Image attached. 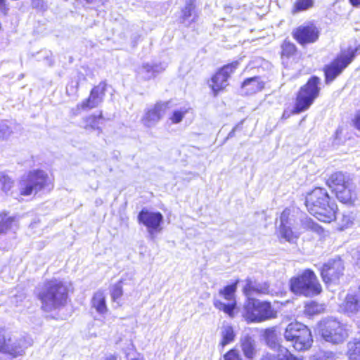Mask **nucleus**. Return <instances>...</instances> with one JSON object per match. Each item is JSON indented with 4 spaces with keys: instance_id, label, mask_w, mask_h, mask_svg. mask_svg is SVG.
I'll use <instances>...</instances> for the list:
<instances>
[{
    "instance_id": "obj_1",
    "label": "nucleus",
    "mask_w": 360,
    "mask_h": 360,
    "mask_svg": "<svg viewBox=\"0 0 360 360\" xmlns=\"http://www.w3.org/2000/svg\"><path fill=\"white\" fill-rule=\"evenodd\" d=\"M304 205L307 211L323 223L336 220L338 205L328 191L322 186H316L304 195Z\"/></svg>"
},
{
    "instance_id": "obj_2",
    "label": "nucleus",
    "mask_w": 360,
    "mask_h": 360,
    "mask_svg": "<svg viewBox=\"0 0 360 360\" xmlns=\"http://www.w3.org/2000/svg\"><path fill=\"white\" fill-rule=\"evenodd\" d=\"M41 302V309L50 312L67 305L69 300V290L66 284L56 278L44 282L36 293Z\"/></svg>"
},
{
    "instance_id": "obj_3",
    "label": "nucleus",
    "mask_w": 360,
    "mask_h": 360,
    "mask_svg": "<svg viewBox=\"0 0 360 360\" xmlns=\"http://www.w3.org/2000/svg\"><path fill=\"white\" fill-rule=\"evenodd\" d=\"M325 184L340 203L347 206L354 205L358 199V193L348 174L335 171L328 176Z\"/></svg>"
},
{
    "instance_id": "obj_4",
    "label": "nucleus",
    "mask_w": 360,
    "mask_h": 360,
    "mask_svg": "<svg viewBox=\"0 0 360 360\" xmlns=\"http://www.w3.org/2000/svg\"><path fill=\"white\" fill-rule=\"evenodd\" d=\"M321 78L316 75H312L307 79L295 94L294 112H303L311 107L321 95Z\"/></svg>"
},
{
    "instance_id": "obj_5",
    "label": "nucleus",
    "mask_w": 360,
    "mask_h": 360,
    "mask_svg": "<svg viewBox=\"0 0 360 360\" xmlns=\"http://www.w3.org/2000/svg\"><path fill=\"white\" fill-rule=\"evenodd\" d=\"M290 290L296 295L316 296L322 292V286L315 272L306 269L289 280Z\"/></svg>"
},
{
    "instance_id": "obj_6",
    "label": "nucleus",
    "mask_w": 360,
    "mask_h": 360,
    "mask_svg": "<svg viewBox=\"0 0 360 360\" xmlns=\"http://www.w3.org/2000/svg\"><path fill=\"white\" fill-rule=\"evenodd\" d=\"M357 48L348 47L342 49L328 64L325 65L322 71L324 82L326 84H331L352 63L357 54Z\"/></svg>"
},
{
    "instance_id": "obj_7",
    "label": "nucleus",
    "mask_w": 360,
    "mask_h": 360,
    "mask_svg": "<svg viewBox=\"0 0 360 360\" xmlns=\"http://www.w3.org/2000/svg\"><path fill=\"white\" fill-rule=\"evenodd\" d=\"M357 48L348 47L342 49L328 64L325 65L322 71L324 82L326 84H331L352 63L357 54Z\"/></svg>"
},
{
    "instance_id": "obj_8",
    "label": "nucleus",
    "mask_w": 360,
    "mask_h": 360,
    "mask_svg": "<svg viewBox=\"0 0 360 360\" xmlns=\"http://www.w3.org/2000/svg\"><path fill=\"white\" fill-rule=\"evenodd\" d=\"M283 335L285 340L291 342L292 347L297 352L309 349L314 342L311 330L298 321L288 323L284 330Z\"/></svg>"
},
{
    "instance_id": "obj_9",
    "label": "nucleus",
    "mask_w": 360,
    "mask_h": 360,
    "mask_svg": "<svg viewBox=\"0 0 360 360\" xmlns=\"http://www.w3.org/2000/svg\"><path fill=\"white\" fill-rule=\"evenodd\" d=\"M53 187V179L46 172L34 169L30 171L25 177L20 179L19 193L21 196H28L45 188L51 191Z\"/></svg>"
},
{
    "instance_id": "obj_10",
    "label": "nucleus",
    "mask_w": 360,
    "mask_h": 360,
    "mask_svg": "<svg viewBox=\"0 0 360 360\" xmlns=\"http://www.w3.org/2000/svg\"><path fill=\"white\" fill-rule=\"evenodd\" d=\"M276 316V311L268 301L261 302L255 298L248 297L243 305V316L248 323L262 322L274 319Z\"/></svg>"
},
{
    "instance_id": "obj_11",
    "label": "nucleus",
    "mask_w": 360,
    "mask_h": 360,
    "mask_svg": "<svg viewBox=\"0 0 360 360\" xmlns=\"http://www.w3.org/2000/svg\"><path fill=\"white\" fill-rule=\"evenodd\" d=\"M318 328L323 339L333 344L342 343L349 337L346 325L336 319L323 320L319 323Z\"/></svg>"
},
{
    "instance_id": "obj_12",
    "label": "nucleus",
    "mask_w": 360,
    "mask_h": 360,
    "mask_svg": "<svg viewBox=\"0 0 360 360\" xmlns=\"http://www.w3.org/2000/svg\"><path fill=\"white\" fill-rule=\"evenodd\" d=\"M239 67V62L233 60L218 68L211 76L209 87L214 96L226 90L229 86V80Z\"/></svg>"
},
{
    "instance_id": "obj_13",
    "label": "nucleus",
    "mask_w": 360,
    "mask_h": 360,
    "mask_svg": "<svg viewBox=\"0 0 360 360\" xmlns=\"http://www.w3.org/2000/svg\"><path fill=\"white\" fill-rule=\"evenodd\" d=\"M26 348L25 338H13L4 327H0V353L16 358L22 356Z\"/></svg>"
},
{
    "instance_id": "obj_14",
    "label": "nucleus",
    "mask_w": 360,
    "mask_h": 360,
    "mask_svg": "<svg viewBox=\"0 0 360 360\" xmlns=\"http://www.w3.org/2000/svg\"><path fill=\"white\" fill-rule=\"evenodd\" d=\"M238 283L239 280L236 279L231 283L225 285L219 290V295L224 300L229 301V303L224 304L219 300H214L213 301L214 307L219 311L224 312L230 318H233L235 316L234 310L237 307L236 292Z\"/></svg>"
},
{
    "instance_id": "obj_15",
    "label": "nucleus",
    "mask_w": 360,
    "mask_h": 360,
    "mask_svg": "<svg viewBox=\"0 0 360 360\" xmlns=\"http://www.w3.org/2000/svg\"><path fill=\"white\" fill-rule=\"evenodd\" d=\"M291 34L299 45L304 46L318 41L321 31L314 22L308 21L293 29Z\"/></svg>"
},
{
    "instance_id": "obj_16",
    "label": "nucleus",
    "mask_w": 360,
    "mask_h": 360,
    "mask_svg": "<svg viewBox=\"0 0 360 360\" xmlns=\"http://www.w3.org/2000/svg\"><path fill=\"white\" fill-rule=\"evenodd\" d=\"M345 266L340 259H331L323 264L321 267L320 276L326 285L339 283L344 276Z\"/></svg>"
},
{
    "instance_id": "obj_17",
    "label": "nucleus",
    "mask_w": 360,
    "mask_h": 360,
    "mask_svg": "<svg viewBox=\"0 0 360 360\" xmlns=\"http://www.w3.org/2000/svg\"><path fill=\"white\" fill-rule=\"evenodd\" d=\"M108 84L105 80L101 81L90 90L87 98L77 105L78 110H87L97 108L104 100Z\"/></svg>"
},
{
    "instance_id": "obj_18",
    "label": "nucleus",
    "mask_w": 360,
    "mask_h": 360,
    "mask_svg": "<svg viewBox=\"0 0 360 360\" xmlns=\"http://www.w3.org/2000/svg\"><path fill=\"white\" fill-rule=\"evenodd\" d=\"M137 219L140 224L146 227L150 235L162 229L163 216L160 212H150L147 209H142L139 212Z\"/></svg>"
},
{
    "instance_id": "obj_19",
    "label": "nucleus",
    "mask_w": 360,
    "mask_h": 360,
    "mask_svg": "<svg viewBox=\"0 0 360 360\" xmlns=\"http://www.w3.org/2000/svg\"><path fill=\"white\" fill-rule=\"evenodd\" d=\"M169 108L168 102L158 101L153 105L148 108L141 118V122L147 127H149L159 122L166 114Z\"/></svg>"
},
{
    "instance_id": "obj_20",
    "label": "nucleus",
    "mask_w": 360,
    "mask_h": 360,
    "mask_svg": "<svg viewBox=\"0 0 360 360\" xmlns=\"http://www.w3.org/2000/svg\"><path fill=\"white\" fill-rule=\"evenodd\" d=\"M279 56L283 63H288L297 60L300 58V52L296 44L287 38L280 45Z\"/></svg>"
},
{
    "instance_id": "obj_21",
    "label": "nucleus",
    "mask_w": 360,
    "mask_h": 360,
    "mask_svg": "<svg viewBox=\"0 0 360 360\" xmlns=\"http://www.w3.org/2000/svg\"><path fill=\"white\" fill-rule=\"evenodd\" d=\"M105 120L103 111H99L97 114H90L82 119L83 129L86 131H95L98 134L103 132L101 124Z\"/></svg>"
},
{
    "instance_id": "obj_22",
    "label": "nucleus",
    "mask_w": 360,
    "mask_h": 360,
    "mask_svg": "<svg viewBox=\"0 0 360 360\" xmlns=\"http://www.w3.org/2000/svg\"><path fill=\"white\" fill-rule=\"evenodd\" d=\"M246 95H252L262 91L264 88V83L259 76L246 78L240 85Z\"/></svg>"
},
{
    "instance_id": "obj_23",
    "label": "nucleus",
    "mask_w": 360,
    "mask_h": 360,
    "mask_svg": "<svg viewBox=\"0 0 360 360\" xmlns=\"http://www.w3.org/2000/svg\"><path fill=\"white\" fill-rule=\"evenodd\" d=\"M341 307L346 314H356L360 311V297L356 294L348 293L346 295Z\"/></svg>"
},
{
    "instance_id": "obj_24",
    "label": "nucleus",
    "mask_w": 360,
    "mask_h": 360,
    "mask_svg": "<svg viewBox=\"0 0 360 360\" xmlns=\"http://www.w3.org/2000/svg\"><path fill=\"white\" fill-rule=\"evenodd\" d=\"M91 307L100 314H106L108 311L106 298L103 291L99 290L95 292L91 300Z\"/></svg>"
},
{
    "instance_id": "obj_25",
    "label": "nucleus",
    "mask_w": 360,
    "mask_h": 360,
    "mask_svg": "<svg viewBox=\"0 0 360 360\" xmlns=\"http://www.w3.org/2000/svg\"><path fill=\"white\" fill-rule=\"evenodd\" d=\"M262 338L269 348L274 349L281 347L276 327L264 329L262 333Z\"/></svg>"
},
{
    "instance_id": "obj_26",
    "label": "nucleus",
    "mask_w": 360,
    "mask_h": 360,
    "mask_svg": "<svg viewBox=\"0 0 360 360\" xmlns=\"http://www.w3.org/2000/svg\"><path fill=\"white\" fill-rule=\"evenodd\" d=\"M240 347L244 356L248 359H253L256 355L255 343L253 338L246 335L240 340Z\"/></svg>"
},
{
    "instance_id": "obj_27",
    "label": "nucleus",
    "mask_w": 360,
    "mask_h": 360,
    "mask_svg": "<svg viewBox=\"0 0 360 360\" xmlns=\"http://www.w3.org/2000/svg\"><path fill=\"white\" fill-rule=\"evenodd\" d=\"M279 238L290 243H295L300 234L294 231L292 228L285 224H280L278 228Z\"/></svg>"
},
{
    "instance_id": "obj_28",
    "label": "nucleus",
    "mask_w": 360,
    "mask_h": 360,
    "mask_svg": "<svg viewBox=\"0 0 360 360\" xmlns=\"http://www.w3.org/2000/svg\"><path fill=\"white\" fill-rule=\"evenodd\" d=\"M347 360H360V340L353 339L347 344Z\"/></svg>"
},
{
    "instance_id": "obj_29",
    "label": "nucleus",
    "mask_w": 360,
    "mask_h": 360,
    "mask_svg": "<svg viewBox=\"0 0 360 360\" xmlns=\"http://www.w3.org/2000/svg\"><path fill=\"white\" fill-rule=\"evenodd\" d=\"M16 222L15 216L9 215L8 212H0V235L6 234L13 225Z\"/></svg>"
},
{
    "instance_id": "obj_30",
    "label": "nucleus",
    "mask_w": 360,
    "mask_h": 360,
    "mask_svg": "<svg viewBox=\"0 0 360 360\" xmlns=\"http://www.w3.org/2000/svg\"><path fill=\"white\" fill-rule=\"evenodd\" d=\"M301 226L304 232H313L319 235H321L324 232L323 227L309 217L302 221Z\"/></svg>"
},
{
    "instance_id": "obj_31",
    "label": "nucleus",
    "mask_w": 360,
    "mask_h": 360,
    "mask_svg": "<svg viewBox=\"0 0 360 360\" xmlns=\"http://www.w3.org/2000/svg\"><path fill=\"white\" fill-rule=\"evenodd\" d=\"M314 6V0H295L291 8L292 15L306 11Z\"/></svg>"
},
{
    "instance_id": "obj_32",
    "label": "nucleus",
    "mask_w": 360,
    "mask_h": 360,
    "mask_svg": "<svg viewBox=\"0 0 360 360\" xmlns=\"http://www.w3.org/2000/svg\"><path fill=\"white\" fill-rule=\"evenodd\" d=\"M236 337L233 328L231 326H226L224 327L221 331V340L219 342V345L222 347L232 342Z\"/></svg>"
},
{
    "instance_id": "obj_33",
    "label": "nucleus",
    "mask_w": 360,
    "mask_h": 360,
    "mask_svg": "<svg viewBox=\"0 0 360 360\" xmlns=\"http://www.w3.org/2000/svg\"><path fill=\"white\" fill-rule=\"evenodd\" d=\"M122 280L118 281L110 290V297L112 302H117L123 295Z\"/></svg>"
},
{
    "instance_id": "obj_34",
    "label": "nucleus",
    "mask_w": 360,
    "mask_h": 360,
    "mask_svg": "<svg viewBox=\"0 0 360 360\" xmlns=\"http://www.w3.org/2000/svg\"><path fill=\"white\" fill-rule=\"evenodd\" d=\"M13 181L8 176L0 174V189L5 193H8L13 187Z\"/></svg>"
},
{
    "instance_id": "obj_35",
    "label": "nucleus",
    "mask_w": 360,
    "mask_h": 360,
    "mask_svg": "<svg viewBox=\"0 0 360 360\" xmlns=\"http://www.w3.org/2000/svg\"><path fill=\"white\" fill-rule=\"evenodd\" d=\"M303 312L306 316H313L321 312V307L316 302H309L305 304Z\"/></svg>"
},
{
    "instance_id": "obj_36",
    "label": "nucleus",
    "mask_w": 360,
    "mask_h": 360,
    "mask_svg": "<svg viewBox=\"0 0 360 360\" xmlns=\"http://www.w3.org/2000/svg\"><path fill=\"white\" fill-rule=\"evenodd\" d=\"M277 360H302L293 354L288 349L283 348L277 354Z\"/></svg>"
},
{
    "instance_id": "obj_37",
    "label": "nucleus",
    "mask_w": 360,
    "mask_h": 360,
    "mask_svg": "<svg viewBox=\"0 0 360 360\" xmlns=\"http://www.w3.org/2000/svg\"><path fill=\"white\" fill-rule=\"evenodd\" d=\"M243 292L245 296H250L255 294V281L248 278L245 279V284L243 288Z\"/></svg>"
},
{
    "instance_id": "obj_38",
    "label": "nucleus",
    "mask_w": 360,
    "mask_h": 360,
    "mask_svg": "<svg viewBox=\"0 0 360 360\" xmlns=\"http://www.w3.org/2000/svg\"><path fill=\"white\" fill-rule=\"evenodd\" d=\"M194 6L192 4H188L181 9V15L179 18L181 23H185L186 20L191 17Z\"/></svg>"
},
{
    "instance_id": "obj_39",
    "label": "nucleus",
    "mask_w": 360,
    "mask_h": 360,
    "mask_svg": "<svg viewBox=\"0 0 360 360\" xmlns=\"http://www.w3.org/2000/svg\"><path fill=\"white\" fill-rule=\"evenodd\" d=\"M270 292V285L268 282L259 283L255 281V294L267 295Z\"/></svg>"
},
{
    "instance_id": "obj_40",
    "label": "nucleus",
    "mask_w": 360,
    "mask_h": 360,
    "mask_svg": "<svg viewBox=\"0 0 360 360\" xmlns=\"http://www.w3.org/2000/svg\"><path fill=\"white\" fill-rule=\"evenodd\" d=\"M187 112L186 110H174L169 117V120L172 124H178L181 122Z\"/></svg>"
},
{
    "instance_id": "obj_41",
    "label": "nucleus",
    "mask_w": 360,
    "mask_h": 360,
    "mask_svg": "<svg viewBox=\"0 0 360 360\" xmlns=\"http://www.w3.org/2000/svg\"><path fill=\"white\" fill-rule=\"evenodd\" d=\"M224 360H243L239 352L236 348H232L224 354Z\"/></svg>"
},
{
    "instance_id": "obj_42",
    "label": "nucleus",
    "mask_w": 360,
    "mask_h": 360,
    "mask_svg": "<svg viewBox=\"0 0 360 360\" xmlns=\"http://www.w3.org/2000/svg\"><path fill=\"white\" fill-rule=\"evenodd\" d=\"M289 216H290V210L288 209H285L281 214V224H285L288 225L289 223Z\"/></svg>"
},
{
    "instance_id": "obj_43",
    "label": "nucleus",
    "mask_w": 360,
    "mask_h": 360,
    "mask_svg": "<svg viewBox=\"0 0 360 360\" xmlns=\"http://www.w3.org/2000/svg\"><path fill=\"white\" fill-rule=\"evenodd\" d=\"M352 124L356 130L360 131V110L356 112L354 118L352 119Z\"/></svg>"
},
{
    "instance_id": "obj_44",
    "label": "nucleus",
    "mask_w": 360,
    "mask_h": 360,
    "mask_svg": "<svg viewBox=\"0 0 360 360\" xmlns=\"http://www.w3.org/2000/svg\"><path fill=\"white\" fill-rule=\"evenodd\" d=\"M342 228H347L352 224V219L349 216L343 215L342 219Z\"/></svg>"
},
{
    "instance_id": "obj_45",
    "label": "nucleus",
    "mask_w": 360,
    "mask_h": 360,
    "mask_svg": "<svg viewBox=\"0 0 360 360\" xmlns=\"http://www.w3.org/2000/svg\"><path fill=\"white\" fill-rule=\"evenodd\" d=\"M301 112H293V108L290 110V111H288V110H284L282 113V115H281V119L282 120H287L288 119L291 115H299L300 114Z\"/></svg>"
},
{
    "instance_id": "obj_46",
    "label": "nucleus",
    "mask_w": 360,
    "mask_h": 360,
    "mask_svg": "<svg viewBox=\"0 0 360 360\" xmlns=\"http://www.w3.org/2000/svg\"><path fill=\"white\" fill-rule=\"evenodd\" d=\"M8 11V6L6 4V0H0V11H1L4 15L7 14Z\"/></svg>"
},
{
    "instance_id": "obj_47",
    "label": "nucleus",
    "mask_w": 360,
    "mask_h": 360,
    "mask_svg": "<svg viewBox=\"0 0 360 360\" xmlns=\"http://www.w3.org/2000/svg\"><path fill=\"white\" fill-rule=\"evenodd\" d=\"M243 120L241 121L240 122H239L238 124H237L232 129L231 132L232 133H234L238 130H240L242 129V125L243 124Z\"/></svg>"
},
{
    "instance_id": "obj_48",
    "label": "nucleus",
    "mask_w": 360,
    "mask_h": 360,
    "mask_svg": "<svg viewBox=\"0 0 360 360\" xmlns=\"http://www.w3.org/2000/svg\"><path fill=\"white\" fill-rule=\"evenodd\" d=\"M103 360H120L119 358L114 354L106 356Z\"/></svg>"
},
{
    "instance_id": "obj_49",
    "label": "nucleus",
    "mask_w": 360,
    "mask_h": 360,
    "mask_svg": "<svg viewBox=\"0 0 360 360\" xmlns=\"http://www.w3.org/2000/svg\"><path fill=\"white\" fill-rule=\"evenodd\" d=\"M349 1L354 7H359L360 6V0H349Z\"/></svg>"
},
{
    "instance_id": "obj_50",
    "label": "nucleus",
    "mask_w": 360,
    "mask_h": 360,
    "mask_svg": "<svg viewBox=\"0 0 360 360\" xmlns=\"http://www.w3.org/2000/svg\"><path fill=\"white\" fill-rule=\"evenodd\" d=\"M273 356L271 354H267L263 356L260 360H272Z\"/></svg>"
},
{
    "instance_id": "obj_51",
    "label": "nucleus",
    "mask_w": 360,
    "mask_h": 360,
    "mask_svg": "<svg viewBox=\"0 0 360 360\" xmlns=\"http://www.w3.org/2000/svg\"><path fill=\"white\" fill-rule=\"evenodd\" d=\"M143 68H145L147 72H149L150 67L148 65H143Z\"/></svg>"
},
{
    "instance_id": "obj_52",
    "label": "nucleus",
    "mask_w": 360,
    "mask_h": 360,
    "mask_svg": "<svg viewBox=\"0 0 360 360\" xmlns=\"http://www.w3.org/2000/svg\"><path fill=\"white\" fill-rule=\"evenodd\" d=\"M86 3L88 4H91L93 2H94L96 0H84Z\"/></svg>"
},
{
    "instance_id": "obj_53",
    "label": "nucleus",
    "mask_w": 360,
    "mask_h": 360,
    "mask_svg": "<svg viewBox=\"0 0 360 360\" xmlns=\"http://www.w3.org/2000/svg\"><path fill=\"white\" fill-rule=\"evenodd\" d=\"M131 360H143L142 358H134Z\"/></svg>"
},
{
    "instance_id": "obj_54",
    "label": "nucleus",
    "mask_w": 360,
    "mask_h": 360,
    "mask_svg": "<svg viewBox=\"0 0 360 360\" xmlns=\"http://www.w3.org/2000/svg\"><path fill=\"white\" fill-rule=\"evenodd\" d=\"M358 290L360 292V285L358 286Z\"/></svg>"
}]
</instances>
